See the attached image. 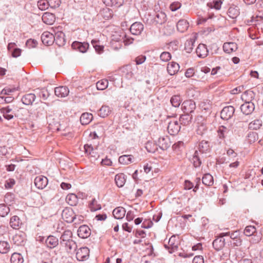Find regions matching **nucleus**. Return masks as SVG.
Wrapping results in <instances>:
<instances>
[{"instance_id": "nucleus-54", "label": "nucleus", "mask_w": 263, "mask_h": 263, "mask_svg": "<svg viewBox=\"0 0 263 263\" xmlns=\"http://www.w3.org/2000/svg\"><path fill=\"white\" fill-rule=\"evenodd\" d=\"M49 7L51 9L58 8L61 3V0H48Z\"/></svg>"}, {"instance_id": "nucleus-9", "label": "nucleus", "mask_w": 263, "mask_h": 263, "mask_svg": "<svg viewBox=\"0 0 263 263\" xmlns=\"http://www.w3.org/2000/svg\"><path fill=\"white\" fill-rule=\"evenodd\" d=\"M35 185L39 189H43L48 184V179L43 176H39L34 179Z\"/></svg>"}, {"instance_id": "nucleus-20", "label": "nucleus", "mask_w": 263, "mask_h": 263, "mask_svg": "<svg viewBox=\"0 0 263 263\" xmlns=\"http://www.w3.org/2000/svg\"><path fill=\"white\" fill-rule=\"evenodd\" d=\"M166 21V15L165 13L162 11L156 13V15L154 18V23L156 25H162Z\"/></svg>"}, {"instance_id": "nucleus-45", "label": "nucleus", "mask_w": 263, "mask_h": 263, "mask_svg": "<svg viewBox=\"0 0 263 263\" xmlns=\"http://www.w3.org/2000/svg\"><path fill=\"white\" fill-rule=\"evenodd\" d=\"M108 84V80L106 79H103L98 81L97 83L96 87L98 90H103L105 89L107 87Z\"/></svg>"}, {"instance_id": "nucleus-35", "label": "nucleus", "mask_w": 263, "mask_h": 263, "mask_svg": "<svg viewBox=\"0 0 263 263\" xmlns=\"http://www.w3.org/2000/svg\"><path fill=\"white\" fill-rule=\"evenodd\" d=\"M78 197L74 194H69L66 198L67 203L71 206L76 205L78 202Z\"/></svg>"}, {"instance_id": "nucleus-56", "label": "nucleus", "mask_w": 263, "mask_h": 263, "mask_svg": "<svg viewBox=\"0 0 263 263\" xmlns=\"http://www.w3.org/2000/svg\"><path fill=\"white\" fill-rule=\"evenodd\" d=\"M14 200V195L11 193H8L5 196L4 200L6 203L11 204L13 203Z\"/></svg>"}, {"instance_id": "nucleus-13", "label": "nucleus", "mask_w": 263, "mask_h": 263, "mask_svg": "<svg viewBox=\"0 0 263 263\" xmlns=\"http://www.w3.org/2000/svg\"><path fill=\"white\" fill-rule=\"evenodd\" d=\"M71 47L73 49L79 51L81 52H85L88 48L89 44L87 43H81L75 41L72 43Z\"/></svg>"}, {"instance_id": "nucleus-6", "label": "nucleus", "mask_w": 263, "mask_h": 263, "mask_svg": "<svg viewBox=\"0 0 263 263\" xmlns=\"http://www.w3.org/2000/svg\"><path fill=\"white\" fill-rule=\"evenodd\" d=\"M26 237L25 233L19 232L13 236L12 241L16 246H24L26 240Z\"/></svg>"}, {"instance_id": "nucleus-1", "label": "nucleus", "mask_w": 263, "mask_h": 263, "mask_svg": "<svg viewBox=\"0 0 263 263\" xmlns=\"http://www.w3.org/2000/svg\"><path fill=\"white\" fill-rule=\"evenodd\" d=\"M233 134V130L230 126H220L217 130V136L219 139L224 140L230 138Z\"/></svg>"}, {"instance_id": "nucleus-11", "label": "nucleus", "mask_w": 263, "mask_h": 263, "mask_svg": "<svg viewBox=\"0 0 263 263\" xmlns=\"http://www.w3.org/2000/svg\"><path fill=\"white\" fill-rule=\"evenodd\" d=\"M157 145L162 150H166L170 147L171 143L168 137H160L158 140Z\"/></svg>"}, {"instance_id": "nucleus-47", "label": "nucleus", "mask_w": 263, "mask_h": 263, "mask_svg": "<svg viewBox=\"0 0 263 263\" xmlns=\"http://www.w3.org/2000/svg\"><path fill=\"white\" fill-rule=\"evenodd\" d=\"M181 102V98L179 95H175L171 98V103L172 105L175 107H179Z\"/></svg>"}, {"instance_id": "nucleus-51", "label": "nucleus", "mask_w": 263, "mask_h": 263, "mask_svg": "<svg viewBox=\"0 0 263 263\" xmlns=\"http://www.w3.org/2000/svg\"><path fill=\"white\" fill-rule=\"evenodd\" d=\"M89 208L91 211H96L101 209L100 204L98 203L97 201L95 199H93L89 204Z\"/></svg>"}, {"instance_id": "nucleus-64", "label": "nucleus", "mask_w": 263, "mask_h": 263, "mask_svg": "<svg viewBox=\"0 0 263 263\" xmlns=\"http://www.w3.org/2000/svg\"><path fill=\"white\" fill-rule=\"evenodd\" d=\"M192 263H204L203 258L201 256H196L193 259Z\"/></svg>"}, {"instance_id": "nucleus-24", "label": "nucleus", "mask_w": 263, "mask_h": 263, "mask_svg": "<svg viewBox=\"0 0 263 263\" xmlns=\"http://www.w3.org/2000/svg\"><path fill=\"white\" fill-rule=\"evenodd\" d=\"M36 97L33 93H28L24 95L22 98V103L26 105H31L35 101Z\"/></svg>"}, {"instance_id": "nucleus-17", "label": "nucleus", "mask_w": 263, "mask_h": 263, "mask_svg": "<svg viewBox=\"0 0 263 263\" xmlns=\"http://www.w3.org/2000/svg\"><path fill=\"white\" fill-rule=\"evenodd\" d=\"M54 93L58 97L64 98L68 95L69 90L66 86H59L55 88Z\"/></svg>"}, {"instance_id": "nucleus-19", "label": "nucleus", "mask_w": 263, "mask_h": 263, "mask_svg": "<svg viewBox=\"0 0 263 263\" xmlns=\"http://www.w3.org/2000/svg\"><path fill=\"white\" fill-rule=\"evenodd\" d=\"M54 41L59 46H62L65 45L66 40L65 34L63 32L59 31L57 32L54 35Z\"/></svg>"}, {"instance_id": "nucleus-39", "label": "nucleus", "mask_w": 263, "mask_h": 263, "mask_svg": "<svg viewBox=\"0 0 263 263\" xmlns=\"http://www.w3.org/2000/svg\"><path fill=\"white\" fill-rule=\"evenodd\" d=\"M210 146L208 141L202 140L199 144L200 153H205L210 150Z\"/></svg>"}, {"instance_id": "nucleus-55", "label": "nucleus", "mask_w": 263, "mask_h": 263, "mask_svg": "<svg viewBox=\"0 0 263 263\" xmlns=\"http://www.w3.org/2000/svg\"><path fill=\"white\" fill-rule=\"evenodd\" d=\"M160 58L163 62H167L171 59V55L168 52H163L160 54Z\"/></svg>"}, {"instance_id": "nucleus-36", "label": "nucleus", "mask_w": 263, "mask_h": 263, "mask_svg": "<svg viewBox=\"0 0 263 263\" xmlns=\"http://www.w3.org/2000/svg\"><path fill=\"white\" fill-rule=\"evenodd\" d=\"M62 245L65 247L67 252L68 253H70L72 251L75 250L77 247L76 243L73 240H70L69 241L65 242L64 243L62 244Z\"/></svg>"}, {"instance_id": "nucleus-30", "label": "nucleus", "mask_w": 263, "mask_h": 263, "mask_svg": "<svg viewBox=\"0 0 263 263\" xmlns=\"http://www.w3.org/2000/svg\"><path fill=\"white\" fill-rule=\"evenodd\" d=\"M22 224L20 218L17 216H13L10 218V225L14 229H18Z\"/></svg>"}, {"instance_id": "nucleus-14", "label": "nucleus", "mask_w": 263, "mask_h": 263, "mask_svg": "<svg viewBox=\"0 0 263 263\" xmlns=\"http://www.w3.org/2000/svg\"><path fill=\"white\" fill-rule=\"evenodd\" d=\"M143 29V25L141 23L135 22L131 25L130 31L133 34L138 35L141 34Z\"/></svg>"}, {"instance_id": "nucleus-50", "label": "nucleus", "mask_w": 263, "mask_h": 263, "mask_svg": "<svg viewBox=\"0 0 263 263\" xmlns=\"http://www.w3.org/2000/svg\"><path fill=\"white\" fill-rule=\"evenodd\" d=\"M258 139V134L254 132H250L247 136V141L249 143H254Z\"/></svg>"}, {"instance_id": "nucleus-34", "label": "nucleus", "mask_w": 263, "mask_h": 263, "mask_svg": "<svg viewBox=\"0 0 263 263\" xmlns=\"http://www.w3.org/2000/svg\"><path fill=\"white\" fill-rule=\"evenodd\" d=\"M111 110L108 106L103 105L99 110L98 115L102 118L108 116L111 112Z\"/></svg>"}, {"instance_id": "nucleus-29", "label": "nucleus", "mask_w": 263, "mask_h": 263, "mask_svg": "<svg viewBox=\"0 0 263 263\" xmlns=\"http://www.w3.org/2000/svg\"><path fill=\"white\" fill-rule=\"evenodd\" d=\"M188 28L189 23L186 20H180L177 24V30L181 32H185Z\"/></svg>"}, {"instance_id": "nucleus-44", "label": "nucleus", "mask_w": 263, "mask_h": 263, "mask_svg": "<svg viewBox=\"0 0 263 263\" xmlns=\"http://www.w3.org/2000/svg\"><path fill=\"white\" fill-rule=\"evenodd\" d=\"M192 163L194 165V166L195 167H198L200 166L201 164V161L199 157V152L196 151L194 153V154L193 156L192 160Z\"/></svg>"}, {"instance_id": "nucleus-46", "label": "nucleus", "mask_w": 263, "mask_h": 263, "mask_svg": "<svg viewBox=\"0 0 263 263\" xmlns=\"http://www.w3.org/2000/svg\"><path fill=\"white\" fill-rule=\"evenodd\" d=\"M191 119L192 117L190 116L189 114L185 113L180 117L179 121L181 122V124L186 125L190 123Z\"/></svg>"}, {"instance_id": "nucleus-16", "label": "nucleus", "mask_w": 263, "mask_h": 263, "mask_svg": "<svg viewBox=\"0 0 263 263\" xmlns=\"http://www.w3.org/2000/svg\"><path fill=\"white\" fill-rule=\"evenodd\" d=\"M84 151L86 154L89 155L90 157L93 158L95 160L99 157V155L95 149L93 148L91 144H86L84 146Z\"/></svg>"}, {"instance_id": "nucleus-23", "label": "nucleus", "mask_w": 263, "mask_h": 263, "mask_svg": "<svg viewBox=\"0 0 263 263\" xmlns=\"http://www.w3.org/2000/svg\"><path fill=\"white\" fill-rule=\"evenodd\" d=\"M45 243L48 248H54L58 245L59 239L56 237L50 235L47 238Z\"/></svg>"}, {"instance_id": "nucleus-60", "label": "nucleus", "mask_w": 263, "mask_h": 263, "mask_svg": "<svg viewBox=\"0 0 263 263\" xmlns=\"http://www.w3.org/2000/svg\"><path fill=\"white\" fill-rule=\"evenodd\" d=\"M37 44V42L36 40L32 39L28 40L26 43V46L29 48L36 47Z\"/></svg>"}, {"instance_id": "nucleus-12", "label": "nucleus", "mask_w": 263, "mask_h": 263, "mask_svg": "<svg viewBox=\"0 0 263 263\" xmlns=\"http://www.w3.org/2000/svg\"><path fill=\"white\" fill-rule=\"evenodd\" d=\"M91 234L90 228L86 225L80 226L78 230V236L82 238H86Z\"/></svg>"}, {"instance_id": "nucleus-27", "label": "nucleus", "mask_w": 263, "mask_h": 263, "mask_svg": "<svg viewBox=\"0 0 263 263\" xmlns=\"http://www.w3.org/2000/svg\"><path fill=\"white\" fill-rule=\"evenodd\" d=\"M126 211L124 208L122 207H118L115 208L112 214L116 219H122L125 215Z\"/></svg>"}, {"instance_id": "nucleus-31", "label": "nucleus", "mask_w": 263, "mask_h": 263, "mask_svg": "<svg viewBox=\"0 0 263 263\" xmlns=\"http://www.w3.org/2000/svg\"><path fill=\"white\" fill-rule=\"evenodd\" d=\"M92 115L90 113L85 112L82 114L80 117V121L83 125H87L92 120Z\"/></svg>"}, {"instance_id": "nucleus-15", "label": "nucleus", "mask_w": 263, "mask_h": 263, "mask_svg": "<svg viewBox=\"0 0 263 263\" xmlns=\"http://www.w3.org/2000/svg\"><path fill=\"white\" fill-rule=\"evenodd\" d=\"M12 249L11 242L6 240L0 241V253L5 254L8 253Z\"/></svg>"}, {"instance_id": "nucleus-57", "label": "nucleus", "mask_w": 263, "mask_h": 263, "mask_svg": "<svg viewBox=\"0 0 263 263\" xmlns=\"http://www.w3.org/2000/svg\"><path fill=\"white\" fill-rule=\"evenodd\" d=\"M222 2L221 0H214L213 3H210L212 8H214L217 10H219L221 8Z\"/></svg>"}, {"instance_id": "nucleus-33", "label": "nucleus", "mask_w": 263, "mask_h": 263, "mask_svg": "<svg viewBox=\"0 0 263 263\" xmlns=\"http://www.w3.org/2000/svg\"><path fill=\"white\" fill-rule=\"evenodd\" d=\"M178 246V241L175 236H172L170 237L168 241V245H164L165 248H171L172 249H177Z\"/></svg>"}, {"instance_id": "nucleus-5", "label": "nucleus", "mask_w": 263, "mask_h": 263, "mask_svg": "<svg viewBox=\"0 0 263 263\" xmlns=\"http://www.w3.org/2000/svg\"><path fill=\"white\" fill-rule=\"evenodd\" d=\"M235 109L232 106H228L224 107L221 111V118L225 120L231 119L234 113Z\"/></svg>"}, {"instance_id": "nucleus-52", "label": "nucleus", "mask_w": 263, "mask_h": 263, "mask_svg": "<svg viewBox=\"0 0 263 263\" xmlns=\"http://www.w3.org/2000/svg\"><path fill=\"white\" fill-rule=\"evenodd\" d=\"M256 228L254 226H248L246 227L244 230V234L247 236H250L256 232Z\"/></svg>"}, {"instance_id": "nucleus-26", "label": "nucleus", "mask_w": 263, "mask_h": 263, "mask_svg": "<svg viewBox=\"0 0 263 263\" xmlns=\"http://www.w3.org/2000/svg\"><path fill=\"white\" fill-rule=\"evenodd\" d=\"M225 245V239L222 237L215 239L213 242L214 248L217 250H220Z\"/></svg>"}, {"instance_id": "nucleus-10", "label": "nucleus", "mask_w": 263, "mask_h": 263, "mask_svg": "<svg viewBox=\"0 0 263 263\" xmlns=\"http://www.w3.org/2000/svg\"><path fill=\"white\" fill-rule=\"evenodd\" d=\"M54 35L52 33L46 31L41 35V40L44 45L49 46L54 42Z\"/></svg>"}, {"instance_id": "nucleus-7", "label": "nucleus", "mask_w": 263, "mask_h": 263, "mask_svg": "<svg viewBox=\"0 0 263 263\" xmlns=\"http://www.w3.org/2000/svg\"><path fill=\"white\" fill-rule=\"evenodd\" d=\"M240 109L243 114L251 115L255 109L254 104L251 101L246 102L241 105Z\"/></svg>"}, {"instance_id": "nucleus-58", "label": "nucleus", "mask_w": 263, "mask_h": 263, "mask_svg": "<svg viewBox=\"0 0 263 263\" xmlns=\"http://www.w3.org/2000/svg\"><path fill=\"white\" fill-rule=\"evenodd\" d=\"M98 41L95 40H92L91 44H92L96 51L98 53H101L103 50V46H100L97 44Z\"/></svg>"}, {"instance_id": "nucleus-8", "label": "nucleus", "mask_w": 263, "mask_h": 263, "mask_svg": "<svg viewBox=\"0 0 263 263\" xmlns=\"http://www.w3.org/2000/svg\"><path fill=\"white\" fill-rule=\"evenodd\" d=\"M180 129V126L177 121L173 120L169 122L167 126V130L171 135L177 134Z\"/></svg>"}, {"instance_id": "nucleus-49", "label": "nucleus", "mask_w": 263, "mask_h": 263, "mask_svg": "<svg viewBox=\"0 0 263 263\" xmlns=\"http://www.w3.org/2000/svg\"><path fill=\"white\" fill-rule=\"evenodd\" d=\"M37 7L41 10H45L49 7L48 0H39L37 2Z\"/></svg>"}, {"instance_id": "nucleus-21", "label": "nucleus", "mask_w": 263, "mask_h": 263, "mask_svg": "<svg viewBox=\"0 0 263 263\" xmlns=\"http://www.w3.org/2000/svg\"><path fill=\"white\" fill-rule=\"evenodd\" d=\"M179 64L175 62H171L167 64V70L168 73L171 75H174L179 70Z\"/></svg>"}, {"instance_id": "nucleus-37", "label": "nucleus", "mask_w": 263, "mask_h": 263, "mask_svg": "<svg viewBox=\"0 0 263 263\" xmlns=\"http://www.w3.org/2000/svg\"><path fill=\"white\" fill-rule=\"evenodd\" d=\"M134 157L132 155H123L119 158V162L121 164H128L133 162Z\"/></svg>"}, {"instance_id": "nucleus-22", "label": "nucleus", "mask_w": 263, "mask_h": 263, "mask_svg": "<svg viewBox=\"0 0 263 263\" xmlns=\"http://www.w3.org/2000/svg\"><path fill=\"white\" fill-rule=\"evenodd\" d=\"M237 48V45L234 42L225 43L223 45L224 51L228 53L235 51Z\"/></svg>"}, {"instance_id": "nucleus-53", "label": "nucleus", "mask_w": 263, "mask_h": 263, "mask_svg": "<svg viewBox=\"0 0 263 263\" xmlns=\"http://www.w3.org/2000/svg\"><path fill=\"white\" fill-rule=\"evenodd\" d=\"M228 13L231 17L234 18L239 15V12L237 8L231 7L228 10Z\"/></svg>"}, {"instance_id": "nucleus-28", "label": "nucleus", "mask_w": 263, "mask_h": 263, "mask_svg": "<svg viewBox=\"0 0 263 263\" xmlns=\"http://www.w3.org/2000/svg\"><path fill=\"white\" fill-rule=\"evenodd\" d=\"M115 180L117 185L119 187H122L126 181L125 175L123 173L117 174L115 176Z\"/></svg>"}, {"instance_id": "nucleus-41", "label": "nucleus", "mask_w": 263, "mask_h": 263, "mask_svg": "<svg viewBox=\"0 0 263 263\" xmlns=\"http://www.w3.org/2000/svg\"><path fill=\"white\" fill-rule=\"evenodd\" d=\"M262 122L260 119H256L249 124V128L252 130H257L262 126Z\"/></svg>"}, {"instance_id": "nucleus-48", "label": "nucleus", "mask_w": 263, "mask_h": 263, "mask_svg": "<svg viewBox=\"0 0 263 263\" xmlns=\"http://www.w3.org/2000/svg\"><path fill=\"white\" fill-rule=\"evenodd\" d=\"M10 212V209L5 204H0V216L4 217Z\"/></svg>"}, {"instance_id": "nucleus-43", "label": "nucleus", "mask_w": 263, "mask_h": 263, "mask_svg": "<svg viewBox=\"0 0 263 263\" xmlns=\"http://www.w3.org/2000/svg\"><path fill=\"white\" fill-rule=\"evenodd\" d=\"M195 40L190 39L187 40L184 44V49L187 53H191L194 46Z\"/></svg>"}, {"instance_id": "nucleus-62", "label": "nucleus", "mask_w": 263, "mask_h": 263, "mask_svg": "<svg viewBox=\"0 0 263 263\" xmlns=\"http://www.w3.org/2000/svg\"><path fill=\"white\" fill-rule=\"evenodd\" d=\"M146 57L145 55H139L135 59V62L137 65L141 64L146 60Z\"/></svg>"}, {"instance_id": "nucleus-2", "label": "nucleus", "mask_w": 263, "mask_h": 263, "mask_svg": "<svg viewBox=\"0 0 263 263\" xmlns=\"http://www.w3.org/2000/svg\"><path fill=\"white\" fill-rule=\"evenodd\" d=\"M62 217L64 221L68 223H71L77 220V215L71 208H66L63 210Z\"/></svg>"}, {"instance_id": "nucleus-61", "label": "nucleus", "mask_w": 263, "mask_h": 263, "mask_svg": "<svg viewBox=\"0 0 263 263\" xmlns=\"http://www.w3.org/2000/svg\"><path fill=\"white\" fill-rule=\"evenodd\" d=\"M16 88H4L1 92V95H10L11 93L14 92L16 91Z\"/></svg>"}, {"instance_id": "nucleus-4", "label": "nucleus", "mask_w": 263, "mask_h": 263, "mask_svg": "<svg viewBox=\"0 0 263 263\" xmlns=\"http://www.w3.org/2000/svg\"><path fill=\"white\" fill-rule=\"evenodd\" d=\"M181 108L184 113L190 114L194 112L196 108V104L194 101L186 100L182 104Z\"/></svg>"}, {"instance_id": "nucleus-18", "label": "nucleus", "mask_w": 263, "mask_h": 263, "mask_svg": "<svg viewBox=\"0 0 263 263\" xmlns=\"http://www.w3.org/2000/svg\"><path fill=\"white\" fill-rule=\"evenodd\" d=\"M196 52L198 57L204 58L208 55L209 51L205 45L200 44L198 46Z\"/></svg>"}, {"instance_id": "nucleus-40", "label": "nucleus", "mask_w": 263, "mask_h": 263, "mask_svg": "<svg viewBox=\"0 0 263 263\" xmlns=\"http://www.w3.org/2000/svg\"><path fill=\"white\" fill-rule=\"evenodd\" d=\"M10 260L11 263H23L24 258L20 253H13L11 255Z\"/></svg>"}, {"instance_id": "nucleus-3", "label": "nucleus", "mask_w": 263, "mask_h": 263, "mask_svg": "<svg viewBox=\"0 0 263 263\" xmlns=\"http://www.w3.org/2000/svg\"><path fill=\"white\" fill-rule=\"evenodd\" d=\"M89 250L87 247H82L77 250L76 258L79 261H84L89 257Z\"/></svg>"}, {"instance_id": "nucleus-38", "label": "nucleus", "mask_w": 263, "mask_h": 263, "mask_svg": "<svg viewBox=\"0 0 263 263\" xmlns=\"http://www.w3.org/2000/svg\"><path fill=\"white\" fill-rule=\"evenodd\" d=\"M101 16L105 20H108L113 16V11L108 8H105L100 11Z\"/></svg>"}, {"instance_id": "nucleus-59", "label": "nucleus", "mask_w": 263, "mask_h": 263, "mask_svg": "<svg viewBox=\"0 0 263 263\" xmlns=\"http://www.w3.org/2000/svg\"><path fill=\"white\" fill-rule=\"evenodd\" d=\"M152 143L148 142L146 143L145 148L149 153H154L157 149V145L153 144L154 147H152Z\"/></svg>"}, {"instance_id": "nucleus-25", "label": "nucleus", "mask_w": 263, "mask_h": 263, "mask_svg": "<svg viewBox=\"0 0 263 263\" xmlns=\"http://www.w3.org/2000/svg\"><path fill=\"white\" fill-rule=\"evenodd\" d=\"M42 19L44 23L47 25H51L54 22L55 16L52 13L46 12L43 15Z\"/></svg>"}, {"instance_id": "nucleus-63", "label": "nucleus", "mask_w": 263, "mask_h": 263, "mask_svg": "<svg viewBox=\"0 0 263 263\" xmlns=\"http://www.w3.org/2000/svg\"><path fill=\"white\" fill-rule=\"evenodd\" d=\"M181 7V4L179 2H175L172 3L170 6V8L172 11H175L180 8Z\"/></svg>"}, {"instance_id": "nucleus-32", "label": "nucleus", "mask_w": 263, "mask_h": 263, "mask_svg": "<svg viewBox=\"0 0 263 263\" xmlns=\"http://www.w3.org/2000/svg\"><path fill=\"white\" fill-rule=\"evenodd\" d=\"M72 236V233L70 230H65L61 235L60 237V243L61 244L64 243L65 242L69 241L70 240H72L71 239Z\"/></svg>"}, {"instance_id": "nucleus-42", "label": "nucleus", "mask_w": 263, "mask_h": 263, "mask_svg": "<svg viewBox=\"0 0 263 263\" xmlns=\"http://www.w3.org/2000/svg\"><path fill=\"white\" fill-rule=\"evenodd\" d=\"M202 183L207 186L213 185L214 180L213 176L210 174H205L202 177Z\"/></svg>"}]
</instances>
